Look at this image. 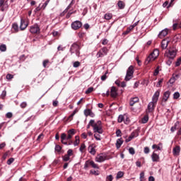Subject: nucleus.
I'll use <instances>...</instances> for the list:
<instances>
[{
    "mask_svg": "<svg viewBox=\"0 0 181 181\" xmlns=\"http://www.w3.org/2000/svg\"><path fill=\"white\" fill-rule=\"evenodd\" d=\"M117 6H119V9H124L125 8V4L123 1H119L117 3Z\"/></svg>",
    "mask_w": 181,
    "mask_h": 181,
    "instance_id": "nucleus-28",
    "label": "nucleus"
},
{
    "mask_svg": "<svg viewBox=\"0 0 181 181\" xmlns=\"http://www.w3.org/2000/svg\"><path fill=\"white\" fill-rule=\"evenodd\" d=\"M49 63V59H45L42 62V66L45 69H46V66H47V64Z\"/></svg>",
    "mask_w": 181,
    "mask_h": 181,
    "instance_id": "nucleus-49",
    "label": "nucleus"
},
{
    "mask_svg": "<svg viewBox=\"0 0 181 181\" xmlns=\"http://www.w3.org/2000/svg\"><path fill=\"white\" fill-rule=\"evenodd\" d=\"M93 132L98 134H103V132H104V130H103V124L101 120H98L97 122V125L93 128Z\"/></svg>",
    "mask_w": 181,
    "mask_h": 181,
    "instance_id": "nucleus-6",
    "label": "nucleus"
},
{
    "mask_svg": "<svg viewBox=\"0 0 181 181\" xmlns=\"http://www.w3.org/2000/svg\"><path fill=\"white\" fill-rule=\"evenodd\" d=\"M166 6H167V8H168V6H169V1H165L163 4V8H166Z\"/></svg>",
    "mask_w": 181,
    "mask_h": 181,
    "instance_id": "nucleus-61",
    "label": "nucleus"
},
{
    "mask_svg": "<svg viewBox=\"0 0 181 181\" xmlns=\"http://www.w3.org/2000/svg\"><path fill=\"white\" fill-rule=\"evenodd\" d=\"M136 136H138L137 133L133 132H132V134H130L129 138L125 140V142L127 144H128V142H131V141H132V139H134V138H135Z\"/></svg>",
    "mask_w": 181,
    "mask_h": 181,
    "instance_id": "nucleus-14",
    "label": "nucleus"
},
{
    "mask_svg": "<svg viewBox=\"0 0 181 181\" xmlns=\"http://www.w3.org/2000/svg\"><path fill=\"white\" fill-rule=\"evenodd\" d=\"M6 5H5V1L4 0H0V8H1V11L2 12H4V11H5V8H6Z\"/></svg>",
    "mask_w": 181,
    "mask_h": 181,
    "instance_id": "nucleus-25",
    "label": "nucleus"
},
{
    "mask_svg": "<svg viewBox=\"0 0 181 181\" xmlns=\"http://www.w3.org/2000/svg\"><path fill=\"white\" fill-rule=\"evenodd\" d=\"M110 95L113 98H115V97H117L118 95V93H117V88H115V86H112L111 88Z\"/></svg>",
    "mask_w": 181,
    "mask_h": 181,
    "instance_id": "nucleus-16",
    "label": "nucleus"
},
{
    "mask_svg": "<svg viewBox=\"0 0 181 181\" xmlns=\"http://www.w3.org/2000/svg\"><path fill=\"white\" fill-rule=\"evenodd\" d=\"M167 35H168V29L165 28L159 33L158 37H160V39H163V37H165V36H166Z\"/></svg>",
    "mask_w": 181,
    "mask_h": 181,
    "instance_id": "nucleus-18",
    "label": "nucleus"
},
{
    "mask_svg": "<svg viewBox=\"0 0 181 181\" xmlns=\"http://www.w3.org/2000/svg\"><path fill=\"white\" fill-rule=\"evenodd\" d=\"M173 153L175 156H178V155L180 153V146H175L173 150Z\"/></svg>",
    "mask_w": 181,
    "mask_h": 181,
    "instance_id": "nucleus-20",
    "label": "nucleus"
},
{
    "mask_svg": "<svg viewBox=\"0 0 181 181\" xmlns=\"http://www.w3.org/2000/svg\"><path fill=\"white\" fill-rule=\"evenodd\" d=\"M162 83H163V78H161L158 81L156 87H162V85H160Z\"/></svg>",
    "mask_w": 181,
    "mask_h": 181,
    "instance_id": "nucleus-51",
    "label": "nucleus"
},
{
    "mask_svg": "<svg viewBox=\"0 0 181 181\" xmlns=\"http://www.w3.org/2000/svg\"><path fill=\"white\" fill-rule=\"evenodd\" d=\"M83 26V23L80 21H76L71 23V27L73 29V30H78L80 28Z\"/></svg>",
    "mask_w": 181,
    "mask_h": 181,
    "instance_id": "nucleus-8",
    "label": "nucleus"
},
{
    "mask_svg": "<svg viewBox=\"0 0 181 181\" xmlns=\"http://www.w3.org/2000/svg\"><path fill=\"white\" fill-rule=\"evenodd\" d=\"M64 162H69L70 160V156H68L67 154H65L63 158H62Z\"/></svg>",
    "mask_w": 181,
    "mask_h": 181,
    "instance_id": "nucleus-31",
    "label": "nucleus"
},
{
    "mask_svg": "<svg viewBox=\"0 0 181 181\" xmlns=\"http://www.w3.org/2000/svg\"><path fill=\"white\" fill-rule=\"evenodd\" d=\"M75 134H76V130L74 129H71L69 130L66 140L69 141V139H71V138H73V135H75Z\"/></svg>",
    "mask_w": 181,
    "mask_h": 181,
    "instance_id": "nucleus-15",
    "label": "nucleus"
},
{
    "mask_svg": "<svg viewBox=\"0 0 181 181\" xmlns=\"http://www.w3.org/2000/svg\"><path fill=\"white\" fill-rule=\"evenodd\" d=\"M81 47H80V45L77 42H74L71 45V47L69 49V52L71 55L76 54L77 57H80V49Z\"/></svg>",
    "mask_w": 181,
    "mask_h": 181,
    "instance_id": "nucleus-2",
    "label": "nucleus"
},
{
    "mask_svg": "<svg viewBox=\"0 0 181 181\" xmlns=\"http://www.w3.org/2000/svg\"><path fill=\"white\" fill-rule=\"evenodd\" d=\"M134 77V66H130L126 74V76L124 78L125 81H129Z\"/></svg>",
    "mask_w": 181,
    "mask_h": 181,
    "instance_id": "nucleus-4",
    "label": "nucleus"
},
{
    "mask_svg": "<svg viewBox=\"0 0 181 181\" xmlns=\"http://www.w3.org/2000/svg\"><path fill=\"white\" fill-rule=\"evenodd\" d=\"M65 139H67V135L66 133H62L61 135V141H64Z\"/></svg>",
    "mask_w": 181,
    "mask_h": 181,
    "instance_id": "nucleus-44",
    "label": "nucleus"
},
{
    "mask_svg": "<svg viewBox=\"0 0 181 181\" xmlns=\"http://www.w3.org/2000/svg\"><path fill=\"white\" fill-rule=\"evenodd\" d=\"M90 112H91V110L90 109H86L84 110V115H86V117H88Z\"/></svg>",
    "mask_w": 181,
    "mask_h": 181,
    "instance_id": "nucleus-36",
    "label": "nucleus"
},
{
    "mask_svg": "<svg viewBox=\"0 0 181 181\" xmlns=\"http://www.w3.org/2000/svg\"><path fill=\"white\" fill-rule=\"evenodd\" d=\"M173 59H169L167 62H166V64L168 65V66H170V64H172V61H173Z\"/></svg>",
    "mask_w": 181,
    "mask_h": 181,
    "instance_id": "nucleus-64",
    "label": "nucleus"
},
{
    "mask_svg": "<svg viewBox=\"0 0 181 181\" xmlns=\"http://www.w3.org/2000/svg\"><path fill=\"white\" fill-rule=\"evenodd\" d=\"M181 64V57L178 58L175 62V67H179Z\"/></svg>",
    "mask_w": 181,
    "mask_h": 181,
    "instance_id": "nucleus-35",
    "label": "nucleus"
},
{
    "mask_svg": "<svg viewBox=\"0 0 181 181\" xmlns=\"http://www.w3.org/2000/svg\"><path fill=\"white\" fill-rule=\"evenodd\" d=\"M179 97H180V93L179 92L174 93V94H173L174 100H177V98H179Z\"/></svg>",
    "mask_w": 181,
    "mask_h": 181,
    "instance_id": "nucleus-33",
    "label": "nucleus"
},
{
    "mask_svg": "<svg viewBox=\"0 0 181 181\" xmlns=\"http://www.w3.org/2000/svg\"><path fill=\"white\" fill-rule=\"evenodd\" d=\"M89 125L90 127H93V128L94 129V127L97 125V123H95V121L94 119H90L89 122Z\"/></svg>",
    "mask_w": 181,
    "mask_h": 181,
    "instance_id": "nucleus-29",
    "label": "nucleus"
},
{
    "mask_svg": "<svg viewBox=\"0 0 181 181\" xmlns=\"http://www.w3.org/2000/svg\"><path fill=\"white\" fill-rule=\"evenodd\" d=\"M6 77L7 80H12V78H13V75L8 74Z\"/></svg>",
    "mask_w": 181,
    "mask_h": 181,
    "instance_id": "nucleus-53",
    "label": "nucleus"
},
{
    "mask_svg": "<svg viewBox=\"0 0 181 181\" xmlns=\"http://www.w3.org/2000/svg\"><path fill=\"white\" fill-rule=\"evenodd\" d=\"M116 136H121V130H119V129H117V131H116Z\"/></svg>",
    "mask_w": 181,
    "mask_h": 181,
    "instance_id": "nucleus-63",
    "label": "nucleus"
},
{
    "mask_svg": "<svg viewBox=\"0 0 181 181\" xmlns=\"http://www.w3.org/2000/svg\"><path fill=\"white\" fill-rule=\"evenodd\" d=\"M80 64H81L80 62L76 61V62H74L73 66H74V67L77 68V67H80Z\"/></svg>",
    "mask_w": 181,
    "mask_h": 181,
    "instance_id": "nucleus-46",
    "label": "nucleus"
},
{
    "mask_svg": "<svg viewBox=\"0 0 181 181\" xmlns=\"http://www.w3.org/2000/svg\"><path fill=\"white\" fill-rule=\"evenodd\" d=\"M94 138L96 139V141H101V139L100 138V134H94Z\"/></svg>",
    "mask_w": 181,
    "mask_h": 181,
    "instance_id": "nucleus-60",
    "label": "nucleus"
},
{
    "mask_svg": "<svg viewBox=\"0 0 181 181\" xmlns=\"http://www.w3.org/2000/svg\"><path fill=\"white\" fill-rule=\"evenodd\" d=\"M176 54H177V50L175 47L170 48L165 53V56L168 59H171V60H173L176 57Z\"/></svg>",
    "mask_w": 181,
    "mask_h": 181,
    "instance_id": "nucleus-3",
    "label": "nucleus"
},
{
    "mask_svg": "<svg viewBox=\"0 0 181 181\" xmlns=\"http://www.w3.org/2000/svg\"><path fill=\"white\" fill-rule=\"evenodd\" d=\"M13 160H15V159L13 158H11L7 160V165H12V163H13Z\"/></svg>",
    "mask_w": 181,
    "mask_h": 181,
    "instance_id": "nucleus-47",
    "label": "nucleus"
},
{
    "mask_svg": "<svg viewBox=\"0 0 181 181\" xmlns=\"http://www.w3.org/2000/svg\"><path fill=\"white\" fill-rule=\"evenodd\" d=\"M117 121L119 123L122 122V121H124V115H119Z\"/></svg>",
    "mask_w": 181,
    "mask_h": 181,
    "instance_id": "nucleus-45",
    "label": "nucleus"
},
{
    "mask_svg": "<svg viewBox=\"0 0 181 181\" xmlns=\"http://www.w3.org/2000/svg\"><path fill=\"white\" fill-rule=\"evenodd\" d=\"M85 149H86V144H82L81 145L80 148H79L80 152H81V153H83V152L84 151Z\"/></svg>",
    "mask_w": 181,
    "mask_h": 181,
    "instance_id": "nucleus-38",
    "label": "nucleus"
},
{
    "mask_svg": "<svg viewBox=\"0 0 181 181\" xmlns=\"http://www.w3.org/2000/svg\"><path fill=\"white\" fill-rule=\"evenodd\" d=\"M169 97H170V91L167 90L163 94V101L164 103H166V101H168V99L169 98Z\"/></svg>",
    "mask_w": 181,
    "mask_h": 181,
    "instance_id": "nucleus-17",
    "label": "nucleus"
},
{
    "mask_svg": "<svg viewBox=\"0 0 181 181\" xmlns=\"http://www.w3.org/2000/svg\"><path fill=\"white\" fill-rule=\"evenodd\" d=\"M28 28V23L25 21L23 18L21 19V25H20V29L21 30H25V28Z\"/></svg>",
    "mask_w": 181,
    "mask_h": 181,
    "instance_id": "nucleus-13",
    "label": "nucleus"
},
{
    "mask_svg": "<svg viewBox=\"0 0 181 181\" xmlns=\"http://www.w3.org/2000/svg\"><path fill=\"white\" fill-rule=\"evenodd\" d=\"M88 151H89V153H90V155H95L97 152L95 151V146H94V144L90 145L88 148Z\"/></svg>",
    "mask_w": 181,
    "mask_h": 181,
    "instance_id": "nucleus-12",
    "label": "nucleus"
},
{
    "mask_svg": "<svg viewBox=\"0 0 181 181\" xmlns=\"http://www.w3.org/2000/svg\"><path fill=\"white\" fill-rule=\"evenodd\" d=\"M55 151L56 152H60L62 151V146H60L59 145H56Z\"/></svg>",
    "mask_w": 181,
    "mask_h": 181,
    "instance_id": "nucleus-48",
    "label": "nucleus"
},
{
    "mask_svg": "<svg viewBox=\"0 0 181 181\" xmlns=\"http://www.w3.org/2000/svg\"><path fill=\"white\" fill-rule=\"evenodd\" d=\"M139 101V98L138 97L132 98L130 99L129 105L132 107L136 104V103H138Z\"/></svg>",
    "mask_w": 181,
    "mask_h": 181,
    "instance_id": "nucleus-19",
    "label": "nucleus"
},
{
    "mask_svg": "<svg viewBox=\"0 0 181 181\" xmlns=\"http://www.w3.org/2000/svg\"><path fill=\"white\" fill-rule=\"evenodd\" d=\"M107 159V156L101 153L96 156L95 161L98 162L99 163H101L102 162H104Z\"/></svg>",
    "mask_w": 181,
    "mask_h": 181,
    "instance_id": "nucleus-11",
    "label": "nucleus"
},
{
    "mask_svg": "<svg viewBox=\"0 0 181 181\" xmlns=\"http://www.w3.org/2000/svg\"><path fill=\"white\" fill-rule=\"evenodd\" d=\"M49 2H50V0H47L45 2V4L42 5L43 9H46V6H47V5H49Z\"/></svg>",
    "mask_w": 181,
    "mask_h": 181,
    "instance_id": "nucleus-54",
    "label": "nucleus"
},
{
    "mask_svg": "<svg viewBox=\"0 0 181 181\" xmlns=\"http://www.w3.org/2000/svg\"><path fill=\"white\" fill-rule=\"evenodd\" d=\"M107 54H108V48H107V47H104L98 52L96 56L98 58H100L104 57V56H107Z\"/></svg>",
    "mask_w": 181,
    "mask_h": 181,
    "instance_id": "nucleus-7",
    "label": "nucleus"
},
{
    "mask_svg": "<svg viewBox=\"0 0 181 181\" xmlns=\"http://www.w3.org/2000/svg\"><path fill=\"white\" fill-rule=\"evenodd\" d=\"M124 176V172L122 171H119L117 174L116 178L117 179H121Z\"/></svg>",
    "mask_w": 181,
    "mask_h": 181,
    "instance_id": "nucleus-30",
    "label": "nucleus"
},
{
    "mask_svg": "<svg viewBox=\"0 0 181 181\" xmlns=\"http://www.w3.org/2000/svg\"><path fill=\"white\" fill-rule=\"evenodd\" d=\"M66 155L68 156H72V155H73V150L72 149H69L68 151H67V153H66Z\"/></svg>",
    "mask_w": 181,
    "mask_h": 181,
    "instance_id": "nucleus-55",
    "label": "nucleus"
},
{
    "mask_svg": "<svg viewBox=\"0 0 181 181\" xmlns=\"http://www.w3.org/2000/svg\"><path fill=\"white\" fill-rule=\"evenodd\" d=\"M151 159L153 162H159V155L153 152L151 155Z\"/></svg>",
    "mask_w": 181,
    "mask_h": 181,
    "instance_id": "nucleus-21",
    "label": "nucleus"
},
{
    "mask_svg": "<svg viewBox=\"0 0 181 181\" xmlns=\"http://www.w3.org/2000/svg\"><path fill=\"white\" fill-rule=\"evenodd\" d=\"M158 56H159V50L156 49L146 59V62L149 63V62H153Z\"/></svg>",
    "mask_w": 181,
    "mask_h": 181,
    "instance_id": "nucleus-5",
    "label": "nucleus"
},
{
    "mask_svg": "<svg viewBox=\"0 0 181 181\" xmlns=\"http://www.w3.org/2000/svg\"><path fill=\"white\" fill-rule=\"evenodd\" d=\"M112 179H114V177H112V175H110L106 177L107 181H112Z\"/></svg>",
    "mask_w": 181,
    "mask_h": 181,
    "instance_id": "nucleus-57",
    "label": "nucleus"
},
{
    "mask_svg": "<svg viewBox=\"0 0 181 181\" xmlns=\"http://www.w3.org/2000/svg\"><path fill=\"white\" fill-rule=\"evenodd\" d=\"M149 121V116L148 115H146L142 119L141 122L142 124H146Z\"/></svg>",
    "mask_w": 181,
    "mask_h": 181,
    "instance_id": "nucleus-26",
    "label": "nucleus"
},
{
    "mask_svg": "<svg viewBox=\"0 0 181 181\" xmlns=\"http://www.w3.org/2000/svg\"><path fill=\"white\" fill-rule=\"evenodd\" d=\"M145 173L144 172L140 173V181H145Z\"/></svg>",
    "mask_w": 181,
    "mask_h": 181,
    "instance_id": "nucleus-43",
    "label": "nucleus"
},
{
    "mask_svg": "<svg viewBox=\"0 0 181 181\" xmlns=\"http://www.w3.org/2000/svg\"><path fill=\"white\" fill-rule=\"evenodd\" d=\"M6 118H12V117H13L12 112H7L6 115Z\"/></svg>",
    "mask_w": 181,
    "mask_h": 181,
    "instance_id": "nucleus-58",
    "label": "nucleus"
},
{
    "mask_svg": "<svg viewBox=\"0 0 181 181\" xmlns=\"http://www.w3.org/2000/svg\"><path fill=\"white\" fill-rule=\"evenodd\" d=\"M158 74H159V66H158V67L155 69L153 76H158Z\"/></svg>",
    "mask_w": 181,
    "mask_h": 181,
    "instance_id": "nucleus-56",
    "label": "nucleus"
},
{
    "mask_svg": "<svg viewBox=\"0 0 181 181\" xmlns=\"http://www.w3.org/2000/svg\"><path fill=\"white\" fill-rule=\"evenodd\" d=\"M179 125V122H177L175 124V127H171V129H170V131L172 132H175V131H176V128H177V127Z\"/></svg>",
    "mask_w": 181,
    "mask_h": 181,
    "instance_id": "nucleus-39",
    "label": "nucleus"
},
{
    "mask_svg": "<svg viewBox=\"0 0 181 181\" xmlns=\"http://www.w3.org/2000/svg\"><path fill=\"white\" fill-rule=\"evenodd\" d=\"M124 144V140H122V138L118 139L116 141V147L117 149H119L121 148V145Z\"/></svg>",
    "mask_w": 181,
    "mask_h": 181,
    "instance_id": "nucleus-22",
    "label": "nucleus"
},
{
    "mask_svg": "<svg viewBox=\"0 0 181 181\" xmlns=\"http://www.w3.org/2000/svg\"><path fill=\"white\" fill-rule=\"evenodd\" d=\"M152 149H157L158 151H162V148H160V146H159L156 144H153L152 146Z\"/></svg>",
    "mask_w": 181,
    "mask_h": 181,
    "instance_id": "nucleus-41",
    "label": "nucleus"
},
{
    "mask_svg": "<svg viewBox=\"0 0 181 181\" xmlns=\"http://www.w3.org/2000/svg\"><path fill=\"white\" fill-rule=\"evenodd\" d=\"M94 91V88L90 87L86 90V94H90V93H93Z\"/></svg>",
    "mask_w": 181,
    "mask_h": 181,
    "instance_id": "nucleus-34",
    "label": "nucleus"
},
{
    "mask_svg": "<svg viewBox=\"0 0 181 181\" xmlns=\"http://www.w3.org/2000/svg\"><path fill=\"white\" fill-rule=\"evenodd\" d=\"M129 153H130V155H135V149L134 148V147H130L129 148Z\"/></svg>",
    "mask_w": 181,
    "mask_h": 181,
    "instance_id": "nucleus-37",
    "label": "nucleus"
},
{
    "mask_svg": "<svg viewBox=\"0 0 181 181\" xmlns=\"http://www.w3.org/2000/svg\"><path fill=\"white\" fill-rule=\"evenodd\" d=\"M20 107L22 108H26L28 107V103L26 102H23L21 105Z\"/></svg>",
    "mask_w": 181,
    "mask_h": 181,
    "instance_id": "nucleus-52",
    "label": "nucleus"
},
{
    "mask_svg": "<svg viewBox=\"0 0 181 181\" xmlns=\"http://www.w3.org/2000/svg\"><path fill=\"white\" fill-rule=\"evenodd\" d=\"M88 166H92L93 169H99L98 165L93 160H87L84 164V169H88Z\"/></svg>",
    "mask_w": 181,
    "mask_h": 181,
    "instance_id": "nucleus-10",
    "label": "nucleus"
},
{
    "mask_svg": "<svg viewBox=\"0 0 181 181\" xmlns=\"http://www.w3.org/2000/svg\"><path fill=\"white\" fill-rule=\"evenodd\" d=\"M108 74V71H106L104 75L101 76L102 81H105L107 80V75Z\"/></svg>",
    "mask_w": 181,
    "mask_h": 181,
    "instance_id": "nucleus-40",
    "label": "nucleus"
},
{
    "mask_svg": "<svg viewBox=\"0 0 181 181\" xmlns=\"http://www.w3.org/2000/svg\"><path fill=\"white\" fill-rule=\"evenodd\" d=\"M150 151L151 150L149 149V147H144V153H146V155H148V153H149Z\"/></svg>",
    "mask_w": 181,
    "mask_h": 181,
    "instance_id": "nucleus-50",
    "label": "nucleus"
},
{
    "mask_svg": "<svg viewBox=\"0 0 181 181\" xmlns=\"http://www.w3.org/2000/svg\"><path fill=\"white\" fill-rule=\"evenodd\" d=\"M30 32L33 34L40 33V27L35 23L30 27Z\"/></svg>",
    "mask_w": 181,
    "mask_h": 181,
    "instance_id": "nucleus-9",
    "label": "nucleus"
},
{
    "mask_svg": "<svg viewBox=\"0 0 181 181\" xmlns=\"http://www.w3.org/2000/svg\"><path fill=\"white\" fill-rule=\"evenodd\" d=\"M52 105H53V107H57V105H59V101L54 100L52 103Z\"/></svg>",
    "mask_w": 181,
    "mask_h": 181,
    "instance_id": "nucleus-62",
    "label": "nucleus"
},
{
    "mask_svg": "<svg viewBox=\"0 0 181 181\" xmlns=\"http://www.w3.org/2000/svg\"><path fill=\"white\" fill-rule=\"evenodd\" d=\"M168 45H169V41L167 40H163L161 42V47L162 49H166V47H168Z\"/></svg>",
    "mask_w": 181,
    "mask_h": 181,
    "instance_id": "nucleus-23",
    "label": "nucleus"
},
{
    "mask_svg": "<svg viewBox=\"0 0 181 181\" xmlns=\"http://www.w3.org/2000/svg\"><path fill=\"white\" fill-rule=\"evenodd\" d=\"M12 28L15 32H19V25H18V23H13Z\"/></svg>",
    "mask_w": 181,
    "mask_h": 181,
    "instance_id": "nucleus-27",
    "label": "nucleus"
},
{
    "mask_svg": "<svg viewBox=\"0 0 181 181\" xmlns=\"http://www.w3.org/2000/svg\"><path fill=\"white\" fill-rule=\"evenodd\" d=\"M159 95H160V91H156L152 97V101L148 105L147 112H152V111L155 110V105H156V103H158V100H159Z\"/></svg>",
    "mask_w": 181,
    "mask_h": 181,
    "instance_id": "nucleus-1",
    "label": "nucleus"
},
{
    "mask_svg": "<svg viewBox=\"0 0 181 181\" xmlns=\"http://www.w3.org/2000/svg\"><path fill=\"white\" fill-rule=\"evenodd\" d=\"M73 1H71V2L69 4V5L66 7V8L64 11V13L67 12V11H69V9H70L71 8V6H73Z\"/></svg>",
    "mask_w": 181,
    "mask_h": 181,
    "instance_id": "nucleus-42",
    "label": "nucleus"
},
{
    "mask_svg": "<svg viewBox=\"0 0 181 181\" xmlns=\"http://www.w3.org/2000/svg\"><path fill=\"white\" fill-rule=\"evenodd\" d=\"M102 45H103L104 46H105V45H108V40H107L106 38L103 39L102 41Z\"/></svg>",
    "mask_w": 181,
    "mask_h": 181,
    "instance_id": "nucleus-59",
    "label": "nucleus"
},
{
    "mask_svg": "<svg viewBox=\"0 0 181 181\" xmlns=\"http://www.w3.org/2000/svg\"><path fill=\"white\" fill-rule=\"evenodd\" d=\"M0 52H6V45L5 44L0 45Z\"/></svg>",
    "mask_w": 181,
    "mask_h": 181,
    "instance_id": "nucleus-32",
    "label": "nucleus"
},
{
    "mask_svg": "<svg viewBox=\"0 0 181 181\" xmlns=\"http://www.w3.org/2000/svg\"><path fill=\"white\" fill-rule=\"evenodd\" d=\"M104 19L106 21H110V19H112V13H107L104 15Z\"/></svg>",
    "mask_w": 181,
    "mask_h": 181,
    "instance_id": "nucleus-24",
    "label": "nucleus"
}]
</instances>
